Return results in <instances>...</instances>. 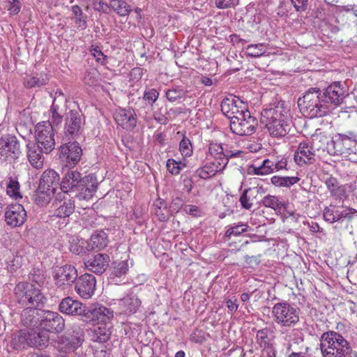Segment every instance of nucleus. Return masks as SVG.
I'll use <instances>...</instances> for the list:
<instances>
[{"label": "nucleus", "instance_id": "obj_10", "mask_svg": "<svg viewBox=\"0 0 357 357\" xmlns=\"http://www.w3.org/2000/svg\"><path fill=\"white\" fill-rule=\"evenodd\" d=\"M54 126L48 121L38 123L35 128V143L45 153H50L55 146Z\"/></svg>", "mask_w": 357, "mask_h": 357}, {"label": "nucleus", "instance_id": "obj_29", "mask_svg": "<svg viewBox=\"0 0 357 357\" xmlns=\"http://www.w3.org/2000/svg\"><path fill=\"white\" fill-rule=\"evenodd\" d=\"M109 257L107 254L99 253L84 261L85 267L96 274L104 273L109 262Z\"/></svg>", "mask_w": 357, "mask_h": 357}, {"label": "nucleus", "instance_id": "obj_11", "mask_svg": "<svg viewBox=\"0 0 357 357\" xmlns=\"http://www.w3.org/2000/svg\"><path fill=\"white\" fill-rule=\"evenodd\" d=\"M84 342V332L79 326H75L72 331L58 337L57 348L62 353L74 352Z\"/></svg>", "mask_w": 357, "mask_h": 357}, {"label": "nucleus", "instance_id": "obj_41", "mask_svg": "<svg viewBox=\"0 0 357 357\" xmlns=\"http://www.w3.org/2000/svg\"><path fill=\"white\" fill-rule=\"evenodd\" d=\"M110 10L121 17L128 16L132 12L131 6L124 0H110Z\"/></svg>", "mask_w": 357, "mask_h": 357}, {"label": "nucleus", "instance_id": "obj_43", "mask_svg": "<svg viewBox=\"0 0 357 357\" xmlns=\"http://www.w3.org/2000/svg\"><path fill=\"white\" fill-rule=\"evenodd\" d=\"M307 141L310 144V148L314 149L315 152L321 150L324 151L326 145L328 144V137L321 133L313 135L311 139Z\"/></svg>", "mask_w": 357, "mask_h": 357}, {"label": "nucleus", "instance_id": "obj_30", "mask_svg": "<svg viewBox=\"0 0 357 357\" xmlns=\"http://www.w3.org/2000/svg\"><path fill=\"white\" fill-rule=\"evenodd\" d=\"M61 181L59 174L54 169H50L43 172L39 181V185L40 188L56 192L58 186H60Z\"/></svg>", "mask_w": 357, "mask_h": 357}, {"label": "nucleus", "instance_id": "obj_33", "mask_svg": "<svg viewBox=\"0 0 357 357\" xmlns=\"http://www.w3.org/2000/svg\"><path fill=\"white\" fill-rule=\"evenodd\" d=\"M108 244V236L104 230L95 231L89 241H86V250L88 252L104 249Z\"/></svg>", "mask_w": 357, "mask_h": 357}, {"label": "nucleus", "instance_id": "obj_45", "mask_svg": "<svg viewBox=\"0 0 357 357\" xmlns=\"http://www.w3.org/2000/svg\"><path fill=\"white\" fill-rule=\"evenodd\" d=\"M260 204L265 207L271 208L275 211H280L283 207V204L277 196L268 195L264 196L260 200Z\"/></svg>", "mask_w": 357, "mask_h": 357}, {"label": "nucleus", "instance_id": "obj_25", "mask_svg": "<svg viewBox=\"0 0 357 357\" xmlns=\"http://www.w3.org/2000/svg\"><path fill=\"white\" fill-rule=\"evenodd\" d=\"M308 142H301L294 153V160L299 166L310 165L315 161V151L312 149Z\"/></svg>", "mask_w": 357, "mask_h": 357}, {"label": "nucleus", "instance_id": "obj_39", "mask_svg": "<svg viewBox=\"0 0 357 357\" xmlns=\"http://www.w3.org/2000/svg\"><path fill=\"white\" fill-rule=\"evenodd\" d=\"M273 331L266 327L257 331L256 342L260 348L274 344Z\"/></svg>", "mask_w": 357, "mask_h": 357}, {"label": "nucleus", "instance_id": "obj_50", "mask_svg": "<svg viewBox=\"0 0 357 357\" xmlns=\"http://www.w3.org/2000/svg\"><path fill=\"white\" fill-rule=\"evenodd\" d=\"M160 206L157 204H153V211L158 220L161 222L167 221L169 218V211L165 202H160Z\"/></svg>", "mask_w": 357, "mask_h": 357}, {"label": "nucleus", "instance_id": "obj_47", "mask_svg": "<svg viewBox=\"0 0 357 357\" xmlns=\"http://www.w3.org/2000/svg\"><path fill=\"white\" fill-rule=\"evenodd\" d=\"M299 180L300 178L297 176H273L271 178V183L277 187H290Z\"/></svg>", "mask_w": 357, "mask_h": 357}, {"label": "nucleus", "instance_id": "obj_9", "mask_svg": "<svg viewBox=\"0 0 357 357\" xmlns=\"http://www.w3.org/2000/svg\"><path fill=\"white\" fill-rule=\"evenodd\" d=\"M321 91L323 100L328 111L330 106L340 105L347 97L354 98L357 102V90L353 91L350 96L340 82H333Z\"/></svg>", "mask_w": 357, "mask_h": 357}, {"label": "nucleus", "instance_id": "obj_13", "mask_svg": "<svg viewBox=\"0 0 357 357\" xmlns=\"http://www.w3.org/2000/svg\"><path fill=\"white\" fill-rule=\"evenodd\" d=\"M258 126L257 118L252 116L250 111H245L241 116L234 118L230 122L231 132L239 136H248L252 135Z\"/></svg>", "mask_w": 357, "mask_h": 357}, {"label": "nucleus", "instance_id": "obj_6", "mask_svg": "<svg viewBox=\"0 0 357 357\" xmlns=\"http://www.w3.org/2000/svg\"><path fill=\"white\" fill-rule=\"evenodd\" d=\"M14 291L17 303L22 305L44 307L47 301L41 290L28 282H19Z\"/></svg>", "mask_w": 357, "mask_h": 357}, {"label": "nucleus", "instance_id": "obj_38", "mask_svg": "<svg viewBox=\"0 0 357 357\" xmlns=\"http://www.w3.org/2000/svg\"><path fill=\"white\" fill-rule=\"evenodd\" d=\"M275 171L274 161L265 159L261 165L252 164L248 168V174L265 175Z\"/></svg>", "mask_w": 357, "mask_h": 357}, {"label": "nucleus", "instance_id": "obj_28", "mask_svg": "<svg viewBox=\"0 0 357 357\" xmlns=\"http://www.w3.org/2000/svg\"><path fill=\"white\" fill-rule=\"evenodd\" d=\"M77 278L76 268L68 264L59 268L54 275L59 285H70L76 282Z\"/></svg>", "mask_w": 357, "mask_h": 357}, {"label": "nucleus", "instance_id": "obj_34", "mask_svg": "<svg viewBox=\"0 0 357 357\" xmlns=\"http://www.w3.org/2000/svg\"><path fill=\"white\" fill-rule=\"evenodd\" d=\"M328 190L332 197L335 199H342L346 197V190L344 185H340L337 179L331 175L327 176L324 180Z\"/></svg>", "mask_w": 357, "mask_h": 357}, {"label": "nucleus", "instance_id": "obj_58", "mask_svg": "<svg viewBox=\"0 0 357 357\" xmlns=\"http://www.w3.org/2000/svg\"><path fill=\"white\" fill-rule=\"evenodd\" d=\"M158 96L159 93L158 91L155 89H151L144 91L143 98L147 101L149 105H153L158 98Z\"/></svg>", "mask_w": 357, "mask_h": 357}, {"label": "nucleus", "instance_id": "obj_36", "mask_svg": "<svg viewBox=\"0 0 357 357\" xmlns=\"http://www.w3.org/2000/svg\"><path fill=\"white\" fill-rule=\"evenodd\" d=\"M29 347L43 348L47 346L50 335L44 330L29 331Z\"/></svg>", "mask_w": 357, "mask_h": 357}, {"label": "nucleus", "instance_id": "obj_46", "mask_svg": "<svg viewBox=\"0 0 357 357\" xmlns=\"http://www.w3.org/2000/svg\"><path fill=\"white\" fill-rule=\"evenodd\" d=\"M54 193L50 190L40 188L39 185L35 194V203L40 206H45L50 202L51 195Z\"/></svg>", "mask_w": 357, "mask_h": 357}, {"label": "nucleus", "instance_id": "obj_19", "mask_svg": "<svg viewBox=\"0 0 357 357\" xmlns=\"http://www.w3.org/2000/svg\"><path fill=\"white\" fill-rule=\"evenodd\" d=\"M96 287V279L95 276L89 273H85L77 278L75 289L82 298L89 299L94 294Z\"/></svg>", "mask_w": 357, "mask_h": 357}, {"label": "nucleus", "instance_id": "obj_31", "mask_svg": "<svg viewBox=\"0 0 357 357\" xmlns=\"http://www.w3.org/2000/svg\"><path fill=\"white\" fill-rule=\"evenodd\" d=\"M40 307L29 306L24 308L21 312V322L26 327L37 326L39 328L40 316L42 310Z\"/></svg>", "mask_w": 357, "mask_h": 357}, {"label": "nucleus", "instance_id": "obj_57", "mask_svg": "<svg viewBox=\"0 0 357 357\" xmlns=\"http://www.w3.org/2000/svg\"><path fill=\"white\" fill-rule=\"evenodd\" d=\"M22 257L20 256H13V259L9 260L7 264V268L9 272L14 273L19 268H20L22 265Z\"/></svg>", "mask_w": 357, "mask_h": 357}, {"label": "nucleus", "instance_id": "obj_37", "mask_svg": "<svg viewBox=\"0 0 357 357\" xmlns=\"http://www.w3.org/2000/svg\"><path fill=\"white\" fill-rule=\"evenodd\" d=\"M112 332L106 325L94 327L90 329L89 335L93 342L105 343L111 337Z\"/></svg>", "mask_w": 357, "mask_h": 357}, {"label": "nucleus", "instance_id": "obj_5", "mask_svg": "<svg viewBox=\"0 0 357 357\" xmlns=\"http://www.w3.org/2000/svg\"><path fill=\"white\" fill-rule=\"evenodd\" d=\"M320 340L323 357H349L351 347L341 334L335 331L326 332Z\"/></svg>", "mask_w": 357, "mask_h": 357}, {"label": "nucleus", "instance_id": "obj_7", "mask_svg": "<svg viewBox=\"0 0 357 357\" xmlns=\"http://www.w3.org/2000/svg\"><path fill=\"white\" fill-rule=\"evenodd\" d=\"M300 310L287 302L275 303L272 309L274 321L285 328L294 327L300 320Z\"/></svg>", "mask_w": 357, "mask_h": 357}, {"label": "nucleus", "instance_id": "obj_20", "mask_svg": "<svg viewBox=\"0 0 357 357\" xmlns=\"http://www.w3.org/2000/svg\"><path fill=\"white\" fill-rule=\"evenodd\" d=\"M98 182L95 176L89 174L82 176L76 190L77 197L79 199H90L96 193Z\"/></svg>", "mask_w": 357, "mask_h": 357}, {"label": "nucleus", "instance_id": "obj_14", "mask_svg": "<svg viewBox=\"0 0 357 357\" xmlns=\"http://www.w3.org/2000/svg\"><path fill=\"white\" fill-rule=\"evenodd\" d=\"M331 143L333 146L334 154L347 155L356 153L357 151L356 136L352 132L347 134H336Z\"/></svg>", "mask_w": 357, "mask_h": 357}, {"label": "nucleus", "instance_id": "obj_35", "mask_svg": "<svg viewBox=\"0 0 357 357\" xmlns=\"http://www.w3.org/2000/svg\"><path fill=\"white\" fill-rule=\"evenodd\" d=\"M141 305V301L135 294H130L121 299L119 305L126 314H134Z\"/></svg>", "mask_w": 357, "mask_h": 357}, {"label": "nucleus", "instance_id": "obj_24", "mask_svg": "<svg viewBox=\"0 0 357 357\" xmlns=\"http://www.w3.org/2000/svg\"><path fill=\"white\" fill-rule=\"evenodd\" d=\"M82 177V174L79 172L70 169H67L66 172L63 173L60 189L65 194L75 192L77 187H79Z\"/></svg>", "mask_w": 357, "mask_h": 357}, {"label": "nucleus", "instance_id": "obj_12", "mask_svg": "<svg viewBox=\"0 0 357 357\" xmlns=\"http://www.w3.org/2000/svg\"><path fill=\"white\" fill-rule=\"evenodd\" d=\"M40 318L39 330H44L48 334H59L65 328V319L57 312L42 310Z\"/></svg>", "mask_w": 357, "mask_h": 357}, {"label": "nucleus", "instance_id": "obj_42", "mask_svg": "<svg viewBox=\"0 0 357 357\" xmlns=\"http://www.w3.org/2000/svg\"><path fill=\"white\" fill-rule=\"evenodd\" d=\"M6 192L15 200L22 198L20 192V184L17 177H8L6 183Z\"/></svg>", "mask_w": 357, "mask_h": 357}, {"label": "nucleus", "instance_id": "obj_27", "mask_svg": "<svg viewBox=\"0 0 357 357\" xmlns=\"http://www.w3.org/2000/svg\"><path fill=\"white\" fill-rule=\"evenodd\" d=\"M264 192V189L262 187L245 189L239 199L241 207L246 210H250L255 203L260 204L261 199L259 195Z\"/></svg>", "mask_w": 357, "mask_h": 357}, {"label": "nucleus", "instance_id": "obj_54", "mask_svg": "<svg viewBox=\"0 0 357 357\" xmlns=\"http://www.w3.org/2000/svg\"><path fill=\"white\" fill-rule=\"evenodd\" d=\"M185 164L178 163L174 159H168L167 161V169L172 175H178Z\"/></svg>", "mask_w": 357, "mask_h": 357}, {"label": "nucleus", "instance_id": "obj_51", "mask_svg": "<svg viewBox=\"0 0 357 357\" xmlns=\"http://www.w3.org/2000/svg\"><path fill=\"white\" fill-rule=\"evenodd\" d=\"M71 10L75 17V22L77 24V27H81L82 29H86V22L85 20L86 17H84L81 8L77 5H75L73 6H72Z\"/></svg>", "mask_w": 357, "mask_h": 357}, {"label": "nucleus", "instance_id": "obj_1", "mask_svg": "<svg viewBox=\"0 0 357 357\" xmlns=\"http://www.w3.org/2000/svg\"><path fill=\"white\" fill-rule=\"evenodd\" d=\"M59 310L67 315L81 316L82 320L86 323L107 322L113 317V312L105 306H86L79 301L70 296L61 300L59 305Z\"/></svg>", "mask_w": 357, "mask_h": 357}, {"label": "nucleus", "instance_id": "obj_60", "mask_svg": "<svg viewBox=\"0 0 357 357\" xmlns=\"http://www.w3.org/2000/svg\"><path fill=\"white\" fill-rule=\"evenodd\" d=\"M215 6L220 9L234 8L238 4V0H215Z\"/></svg>", "mask_w": 357, "mask_h": 357}, {"label": "nucleus", "instance_id": "obj_2", "mask_svg": "<svg viewBox=\"0 0 357 357\" xmlns=\"http://www.w3.org/2000/svg\"><path fill=\"white\" fill-rule=\"evenodd\" d=\"M289 112L284 101L282 100L271 103L262 110L261 121L265 123L272 137H282L289 132L291 121L288 116Z\"/></svg>", "mask_w": 357, "mask_h": 357}, {"label": "nucleus", "instance_id": "obj_44", "mask_svg": "<svg viewBox=\"0 0 357 357\" xmlns=\"http://www.w3.org/2000/svg\"><path fill=\"white\" fill-rule=\"evenodd\" d=\"M266 45L264 43L250 44L245 48V54L247 56L257 58L266 55Z\"/></svg>", "mask_w": 357, "mask_h": 357}, {"label": "nucleus", "instance_id": "obj_21", "mask_svg": "<svg viewBox=\"0 0 357 357\" xmlns=\"http://www.w3.org/2000/svg\"><path fill=\"white\" fill-rule=\"evenodd\" d=\"M54 215L59 218L69 217L75 211V205L73 198L66 197L59 194L53 202Z\"/></svg>", "mask_w": 357, "mask_h": 357}, {"label": "nucleus", "instance_id": "obj_18", "mask_svg": "<svg viewBox=\"0 0 357 357\" xmlns=\"http://www.w3.org/2000/svg\"><path fill=\"white\" fill-rule=\"evenodd\" d=\"M82 149L77 141L68 142L60 146L59 158L68 165L74 166L79 162Z\"/></svg>", "mask_w": 357, "mask_h": 357}, {"label": "nucleus", "instance_id": "obj_61", "mask_svg": "<svg viewBox=\"0 0 357 357\" xmlns=\"http://www.w3.org/2000/svg\"><path fill=\"white\" fill-rule=\"evenodd\" d=\"M90 52L93 57L96 58L98 62L100 63L101 64H105L107 59V56L105 55L98 47L91 46Z\"/></svg>", "mask_w": 357, "mask_h": 357}, {"label": "nucleus", "instance_id": "obj_26", "mask_svg": "<svg viewBox=\"0 0 357 357\" xmlns=\"http://www.w3.org/2000/svg\"><path fill=\"white\" fill-rule=\"evenodd\" d=\"M137 115L132 108L119 109L114 113V119L116 123L124 129H133L137 124Z\"/></svg>", "mask_w": 357, "mask_h": 357}, {"label": "nucleus", "instance_id": "obj_16", "mask_svg": "<svg viewBox=\"0 0 357 357\" xmlns=\"http://www.w3.org/2000/svg\"><path fill=\"white\" fill-rule=\"evenodd\" d=\"M222 112L230 120L233 121L234 118L241 116L248 111L245 102L240 100L238 98H225L222 100L221 105Z\"/></svg>", "mask_w": 357, "mask_h": 357}, {"label": "nucleus", "instance_id": "obj_22", "mask_svg": "<svg viewBox=\"0 0 357 357\" xmlns=\"http://www.w3.org/2000/svg\"><path fill=\"white\" fill-rule=\"evenodd\" d=\"M67 98H59L53 100L52 106L50 109V119L48 123L55 128H58L61 126L63 121V117H66V113H67Z\"/></svg>", "mask_w": 357, "mask_h": 357}, {"label": "nucleus", "instance_id": "obj_64", "mask_svg": "<svg viewBox=\"0 0 357 357\" xmlns=\"http://www.w3.org/2000/svg\"><path fill=\"white\" fill-rule=\"evenodd\" d=\"M261 355L263 357H276L275 353L276 351L274 347V344L266 347H261Z\"/></svg>", "mask_w": 357, "mask_h": 357}, {"label": "nucleus", "instance_id": "obj_55", "mask_svg": "<svg viewBox=\"0 0 357 357\" xmlns=\"http://www.w3.org/2000/svg\"><path fill=\"white\" fill-rule=\"evenodd\" d=\"M180 151L183 155L190 156L192 153V148L190 140L186 137H183L179 144Z\"/></svg>", "mask_w": 357, "mask_h": 357}, {"label": "nucleus", "instance_id": "obj_52", "mask_svg": "<svg viewBox=\"0 0 357 357\" xmlns=\"http://www.w3.org/2000/svg\"><path fill=\"white\" fill-rule=\"evenodd\" d=\"M128 271V265L127 261H122L118 263L114 262L113 263L111 275L115 277H121V275L126 274Z\"/></svg>", "mask_w": 357, "mask_h": 357}, {"label": "nucleus", "instance_id": "obj_17", "mask_svg": "<svg viewBox=\"0 0 357 357\" xmlns=\"http://www.w3.org/2000/svg\"><path fill=\"white\" fill-rule=\"evenodd\" d=\"M357 211L351 208L337 206L331 204L324 210V220L330 223L342 222L344 220H351Z\"/></svg>", "mask_w": 357, "mask_h": 357}, {"label": "nucleus", "instance_id": "obj_62", "mask_svg": "<svg viewBox=\"0 0 357 357\" xmlns=\"http://www.w3.org/2000/svg\"><path fill=\"white\" fill-rule=\"evenodd\" d=\"M165 95L169 101L174 102L182 97L183 91L181 90L169 89Z\"/></svg>", "mask_w": 357, "mask_h": 357}, {"label": "nucleus", "instance_id": "obj_8", "mask_svg": "<svg viewBox=\"0 0 357 357\" xmlns=\"http://www.w3.org/2000/svg\"><path fill=\"white\" fill-rule=\"evenodd\" d=\"M85 116L78 107L70 109L66 113L63 135L67 139H79L84 130Z\"/></svg>", "mask_w": 357, "mask_h": 357}, {"label": "nucleus", "instance_id": "obj_23", "mask_svg": "<svg viewBox=\"0 0 357 357\" xmlns=\"http://www.w3.org/2000/svg\"><path fill=\"white\" fill-rule=\"evenodd\" d=\"M26 220V212L21 204H13L7 208L5 213V221L7 225L13 227L22 225Z\"/></svg>", "mask_w": 357, "mask_h": 357}, {"label": "nucleus", "instance_id": "obj_40", "mask_svg": "<svg viewBox=\"0 0 357 357\" xmlns=\"http://www.w3.org/2000/svg\"><path fill=\"white\" fill-rule=\"evenodd\" d=\"M11 346L17 350L29 347V331L21 330L15 333L12 335Z\"/></svg>", "mask_w": 357, "mask_h": 357}, {"label": "nucleus", "instance_id": "obj_32", "mask_svg": "<svg viewBox=\"0 0 357 357\" xmlns=\"http://www.w3.org/2000/svg\"><path fill=\"white\" fill-rule=\"evenodd\" d=\"M27 158L32 167L41 169L44 164V151L35 143L29 142L26 145Z\"/></svg>", "mask_w": 357, "mask_h": 357}, {"label": "nucleus", "instance_id": "obj_56", "mask_svg": "<svg viewBox=\"0 0 357 357\" xmlns=\"http://www.w3.org/2000/svg\"><path fill=\"white\" fill-rule=\"evenodd\" d=\"M29 278L32 282L40 284L44 280L43 271L39 268H33L29 275Z\"/></svg>", "mask_w": 357, "mask_h": 357}, {"label": "nucleus", "instance_id": "obj_4", "mask_svg": "<svg viewBox=\"0 0 357 357\" xmlns=\"http://www.w3.org/2000/svg\"><path fill=\"white\" fill-rule=\"evenodd\" d=\"M301 113L309 118L322 117L328 114L325 106L322 91L317 87L310 88L297 101Z\"/></svg>", "mask_w": 357, "mask_h": 357}, {"label": "nucleus", "instance_id": "obj_59", "mask_svg": "<svg viewBox=\"0 0 357 357\" xmlns=\"http://www.w3.org/2000/svg\"><path fill=\"white\" fill-rule=\"evenodd\" d=\"M93 5L95 10L102 12L105 14H108L110 11V3H107L102 0H94Z\"/></svg>", "mask_w": 357, "mask_h": 357}, {"label": "nucleus", "instance_id": "obj_3", "mask_svg": "<svg viewBox=\"0 0 357 357\" xmlns=\"http://www.w3.org/2000/svg\"><path fill=\"white\" fill-rule=\"evenodd\" d=\"M208 151L213 158V161L206 163L202 167L196 171L197 176L203 179H207L214 176L218 172L225 169L230 158L238 157L242 153L241 151H233L229 149L227 144H211Z\"/></svg>", "mask_w": 357, "mask_h": 357}, {"label": "nucleus", "instance_id": "obj_15", "mask_svg": "<svg viewBox=\"0 0 357 357\" xmlns=\"http://www.w3.org/2000/svg\"><path fill=\"white\" fill-rule=\"evenodd\" d=\"M21 153L20 141L15 135H5L0 138V155L5 160L15 161Z\"/></svg>", "mask_w": 357, "mask_h": 357}, {"label": "nucleus", "instance_id": "obj_49", "mask_svg": "<svg viewBox=\"0 0 357 357\" xmlns=\"http://www.w3.org/2000/svg\"><path fill=\"white\" fill-rule=\"evenodd\" d=\"M100 73L96 69H91L85 73L83 81L86 85L96 86L99 84Z\"/></svg>", "mask_w": 357, "mask_h": 357}, {"label": "nucleus", "instance_id": "obj_63", "mask_svg": "<svg viewBox=\"0 0 357 357\" xmlns=\"http://www.w3.org/2000/svg\"><path fill=\"white\" fill-rule=\"evenodd\" d=\"M7 3L8 10L10 11V14L17 15L19 13V12L20 11V2L19 1H8Z\"/></svg>", "mask_w": 357, "mask_h": 357}, {"label": "nucleus", "instance_id": "obj_53", "mask_svg": "<svg viewBox=\"0 0 357 357\" xmlns=\"http://www.w3.org/2000/svg\"><path fill=\"white\" fill-rule=\"evenodd\" d=\"M249 228L250 227L247 224L240 223L229 228L225 233V236L227 237H231L232 235L238 236L247 231Z\"/></svg>", "mask_w": 357, "mask_h": 357}, {"label": "nucleus", "instance_id": "obj_48", "mask_svg": "<svg viewBox=\"0 0 357 357\" xmlns=\"http://www.w3.org/2000/svg\"><path fill=\"white\" fill-rule=\"evenodd\" d=\"M48 82V78L46 75H41L40 77L30 76L24 79V84L26 88L40 87L41 86L47 84Z\"/></svg>", "mask_w": 357, "mask_h": 357}]
</instances>
